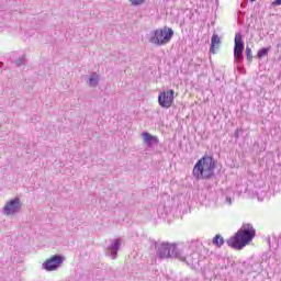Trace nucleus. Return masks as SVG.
<instances>
[{"label": "nucleus", "mask_w": 281, "mask_h": 281, "mask_svg": "<svg viewBox=\"0 0 281 281\" xmlns=\"http://www.w3.org/2000/svg\"><path fill=\"white\" fill-rule=\"evenodd\" d=\"M256 238V228L251 224H243L240 229L235 234V236L227 239L226 244L232 249H243L247 247Z\"/></svg>", "instance_id": "f257e3e1"}, {"label": "nucleus", "mask_w": 281, "mask_h": 281, "mask_svg": "<svg viewBox=\"0 0 281 281\" xmlns=\"http://www.w3.org/2000/svg\"><path fill=\"white\" fill-rule=\"evenodd\" d=\"M216 170V161L210 156H203L193 167V177L198 180L212 179Z\"/></svg>", "instance_id": "f03ea898"}, {"label": "nucleus", "mask_w": 281, "mask_h": 281, "mask_svg": "<svg viewBox=\"0 0 281 281\" xmlns=\"http://www.w3.org/2000/svg\"><path fill=\"white\" fill-rule=\"evenodd\" d=\"M171 258H177L181 262H186L189 267H192L196 262L198 255L192 248V244L178 243L172 246Z\"/></svg>", "instance_id": "7ed1b4c3"}, {"label": "nucleus", "mask_w": 281, "mask_h": 281, "mask_svg": "<svg viewBox=\"0 0 281 281\" xmlns=\"http://www.w3.org/2000/svg\"><path fill=\"white\" fill-rule=\"evenodd\" d=\"M172 36H175V31L170 27L157 29L149 33L148 41L151 45H157L161 47L162 45H168L170 41H172Z\"/></svg>", "instance_id": "20e7f679"}, {"label": "nucleus", "mask_w": 281, "mask_h": 281, "mask_svg": "<svg viewBox=\"0 0 281 281\" xmlns=\"http://www.w3.org/2000/svg\"><path fill=\"white\" fill-rule=\"evenodd\" d=\"M151 249H155L156 256L160 260H166L168 258H172V247L173 244H170L168 241H161V240H151L150 245Z\"/></svg>", "instance_id": "39448f33"}, {"label": "nucleus", "mask_w": 281, "mask_h": 281, "mask_svg": "<svg viewBox=\"0 0 281 281\" xmlns=\"http://www.w3.org/2000/svg\"><path fill=\"white\" fill-rule=\"evenodd\" d=\"M22 207L21 198H13L4 203L1 214L2 216H16V214H20Z\"/></svg>", "instance_id": "423d86ee"}, {"label": "nucleus", "mask_w": 281, "mask_h": 281, "mask_svg": "<svg viewBox=\"0 0 281 281\" xmlns=\"http://www.w3.org/2000/svg\"><path fill=\"white\" fill-rule=\"evenodd\" d=\"M63 262H65V257L54 255L42 265V269H44V271H56L60 269Z\"/></svg>", "instance_id": "0eeeda50"}, {"label": "nucleus", "mask_w": 281, "mask_h": 281, "mask_svg": "<svg viewBox=\"0 0 281 281\" xmlns=\"http://www.w3.org/2000/svg\"><path fill=\"white\" fill-rule=\"evenodd\" d=\"M158 104L161 109H170L175 104V90L160 92L158 94Z\"/></svg>", "instance_id": "6e6552de"}, {"label": "nucleus", "mask_w": 281, "mask_h": 281, "mask_svg": "<svg viewBox=\"0 0 281 281\" xmlns=\"http://www.w3.org/2000/svg\"><path fill=\"white\" fill-rule=\"evenodd\" d=\"M245 50V42H243V34H235L234 58L235 60H243V52Z\"/></svg>", "instance_id": "1a4fd4ad"}, {"label": "nucleus", "mask_w": 281, "mask_h": 281, "mask_svg": "<svg viewBox=\"0 0 281 281\" xmlns=\"http://www.w3.org/2000/svg\"><path fill=\"white\" fill-rule=\"evenodd\" d=\"M142 139H143V143L145 144V146H147V148L153 149L156 146H159V137L151 135L148 132L142 133Z\"/></svg>", "instance_id": "9d476101"}, {"label": "nucleus", "mask_w": 281, "mask_h": 281, "mask_svg": "<svg viewBox=\"0 0 281 281\" xmlns=\"http://www.w3.org/2000/svg\"><path fill=\"white\" fill-rule=\"evenodd\" d=\"M121 245H122V241L120 239H115L109 246L108 251L112 260H115V258H117V251H120Z\"/></svg>", "instance_id": "9b49d317"}, {"label": "nucleus", "mask_w": 281, "mask_h": 281, "mask_svg": "<svg viewBox=\"0 0 281 281\" xmlns=\"http://www.w3.org/2000/svg\"><path fill=\"white\" fill-rule=\"evenodd\" d=\"M87 85L92 88L98 87V85H100V75H98V72L91 74L87 80Z\"/></svg>", "instance_id": "f8f14e48"}, {"label": "nucleus", "mask_w": 281, "mask_h": 281, "mask_svg": "<svg viewBox=\"0 0 281 281\" xmlns=\"http://www.w3.org/2000/svg\"><path fill=\"white\" fill-rule=\"evenodd\" d=\"M218 45H221V37H218V34H213V36L211 38L210 52H212V54H214V49H216V47H218Z\"/></svg>", "instance_id": "ddd939ff"}, {"label": "nucleus", "mask_w": 281, "mask_h": 281, "mask_svg": "<svg viewBox=\"0 0 281 281\" xmlns=\"http://www.w3.org/2000/svg\"><path fill=\"white\" fill-rule=\"evenodd\" d=\"M213 245H216V247H223L225 245V239L221 235H216L213 238Z\"/></svg>", "instance_id": "4468645a"}, {"label": "nucleus", "mask_w": 281, "mask_h": 281, "mask_svg": "<svg viewBox=\"0 0 281 281\" xmlns=\"http://www.w3.org/2000/svg\"><path fill=\"white\" fill-rule=\"evenodd\" d=\"M271 50V47H265L258 50L257 53V57L260 58H265V56H267L269 54V52Z\"/></svg>", "instance_id": "2eb2a0df"}, {"label": "nucleus", "mask_w": 281, "mask_h": 281, "mask_svg": "<svg viewBox=\"0 0 281 281\" xmlns=\"http://www.w3.org/2000/svg\"><path fill=\"white\" fill-rule=\"evenodd\" d=\"M15 67H23L25 65V55H22L18 59L14 60Z\"/></svg>", "instance_id": "dca6fc26"}, {"label": "nucleus", "mask_w": 281, "mask_h": 281, "mask_svg": "<svg viewBox=\"0 0 281 281\" xmlns=\"http://www.w3.org/2000/svg\"><path fill=\"white\" fill-rule=\"evenodd\" d=\"M246 58L249 63H251V60H254V55L251 53V47H249V46L246 47Z\"/></svg>", "instance_id": "f3484780"}, {"label": "nucleus", "mask_w": 281, "mask_h": 281, "mask_svg": "<svg viewBox=\"0 0 281 281\" xmlns=\"http://www.w3.org/2000/svg\"><path fill=\"white\" fill-rule=\"evenodd\" d=\"M146 0H130L132 5H142Z\"/></svg>", "instance_id": "a211bd4d"}, {"label": "nucleus", "mask_w": 281, "mask_h": 281, "mask_svg": "<svg viewBox=\"0 0 281 281\" xmlns=\"http://www.w3.org/2000/svg\"><path fill=\"white\" fill-rule=\"evenodd\" d=\"M233 201H234V198H232V195H225V203L227 205H232Z\"/></svg>", "instance_id": "6ab92c4d"}, {"label": "nucleus", "mask_w": 281, "mask_h": 281, "mask_svg": "<svg viewBox=\"0 0 281 281\" xmlns=\"http://www.w3.org/2000/svg\"><path fill=\"white\" fill-rule=\"evenodd\" d=\"M272 4H273V5H281V0H274V1L272 2Z\"/></svg>", "instance_id": "aec40b11"}, {"label": "nucleus", "mask_w": 281, "mask_h": 281, "mask_svg": "<svg viewBox=\"0 0 281 281\" xmlns=\"http://www.w3.org/2000/svg\"><path fill=\"white\" fill-rule=\"evenodd\" d=\"M251 1V3H254V1H256V0H250Z\"/></svg>", "instance_id": "412c9836"}]
</instances>
